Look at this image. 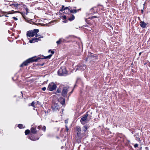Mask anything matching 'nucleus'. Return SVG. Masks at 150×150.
<instances>
[{
	"label": "nucleus",
	"mask_w": 150,
	"mask_h": 150,
	"mask_svg": "<svg viewBox=\"0 0 150 150\" xmlns=\"http://www.w3.org/2000/svg\"><path fill=\"white\" fill-rule=\"evenodd\" d=\"M40 59V58H37L36 57H31L24 62L22 64L20 65V67H23V66H26L28 64V63L34 62H37L38 59Z\"/></svg>",
	"instance_id": "f257e3e1"
},
{
	"label": "nucleus",
	"mask_w": 150,
	"mask_h": 150,
	"mask_svg": "<svg viewBox=\"0 0 150 150\" xmlns=\"http://www.w3.org/2000/svg\"><path fill=\"white\" fill-rule=\"evenodd\" d=\"M39 32V30L37 29H34L33 31H28L27 33V35L29 37H32Z\"/></svg>",
	"instance_id": "f03ea898"
},
{
	"label": "nucleus",
	"mask_w": 150,
	"mask_h": 150,
	"mask_svg": "<svg viewBox=\"0 0 150 150\" xmlns=\"http://www.w3.org/2000/svg\"><path fill=\"white\" fill-rule=\"evenodd\" d=\"M67 71L64 67H62L58 71V74L59 76H63L66 74Z\"/></svg>",
	"instance_id": "7ed1b4c3"
},
{
	"label": "nucleus",
	"mask_w": 150,
	"mask_h": 150,
	"mask_svg": "<svg viewBox=\"0 0 150 150\" xmlns=\"http://www.w3.org/2000/svg\"><path fill=\"white\" fill-rule=\"evenodd\" d=\"M62 18L63 20H66L67 18L70 21H71L74 19L75 17L73 15L70 13L68 16H62Z\"/></svg>",
	"instance_id": "20e7f679"
},
{
	"label": "nucleus",
	"mask_w": 150,
	"mask_h": 150,
	"mask_svg": "<svg viewBox=\"0 0 150 150\" xmlns=\"http://www.w3.org/2000/svg\"><path fill=\"white\" fill-rule=\"evenodd\" d=\"M86 66L84 64H79L75 67L76 70L75 71L79 70L82 71L86 68Z\"/></svg>",
	"instance_id": "39448f33"
},
{
	"label": "nucleus",
	"mask_w": 150,
	"mask_h": 150,
	"mask_svg": "<svg viewBox=\"0 0 150 150\" xmlns=\"http://www.w3.org/2000/svg\"><path fill=\"white\" fill-rule=\"evenodd\" d=\"M56 87V85L54 83L52 82L49 84L47 89L50 91H52L55 90Z\"/></svg>",
	"instance_id": "423d86ee"
},
{
	"label": "nucleus",
	"mask_w": 150,
	"mask_h": 150,
	"mask_svg": "<svg viewBox=\"0 0 150 150\" xmlns=\"http://www.w3.org/2000/svg\"><path fill=\"white\" fill-rule=\"evenodd\" d=\"M69 87H64L63 88L62 95L64 97L67 96V94L68 91H69Z\"/></svg>",
	"instance_id": "0eeeda50"
},
{
	"label": "nucleus",
	"mask_w": 150,
	"mask_h": 150,
	"mask_svg": "<svg viewBox=\"0 0 150 150\" xmlns=\"http://www.w3.org/2000/svg\"><path fill=\"white\" fill-rule=\"evenodd\" d=\"M52 108L53 111H56L60 108V107L58 103H54L52 104Z\"/></svg>",
	"instance_id": "6e6552de"
},
{
	"label": "nucleus",
	"mask_w": 150,
	"mask_h": 150,
	"mask_svg": "<svg viewBox=\"0 0 150 150\" xmlns=\"http://www.w3.org/2000/svg\"><path fill=\"white\" fill-rule=\"evenodd\" d=\"M88 116V115L86 114L84 115L81 118L80 120V122L83 125L87 121V117Z\"/></svg>",
	"instance_id": "1a4fd4ad"
},
{
	"label": "nucleus",
	"mask_w": 150,
	"mask_h": 150,
	"mask_svg": "<svg viewBox=\"0 0 150 150\" xmlns=\"http://www.w3.org/2000/svg\"><path fill=\"white\" fill-rule=\"evenodd\" d=\"M12 6H13L16 9H18L20 8L22 6L21 5L18 4L16 3H15L12 4Z\"/></svg>",
	"instance_id": "9d476101"
},
{
	"label": "nucleus",
	"mask_w": 150,
	"mask_h": 150,
	"mask_svg": "<svg viewBox=\"0 0 150 150\" xmlns=\"http://www.w3.org/2000/svg\"><path fill=\"white\" fill-rule=\"evenodd\" d=\"M140 25L141 27L142 28H145L147 24L143 21H141L140 22Z\"/></svg>",
	"instance_id": "9b49d317"
},
{
	"label": "nucleus",
	"mask_w": 150,
	"mask_h": 150,
	"mask_svg": "<svg viewBox=\"0 0 150 150\" xmlns=\"http://www.w3.org/2000/svg\"><path fill=\"white\" fill-rule=\"evenodd\" d=\"M59 101L61 103V104H63L64 103L65 100L64 98H61L59 99Z\"/></svg>",
	"instance_id": "f8f14e48"
},
{
	"label": "nucleus",
	"mask_w": 150,
	"mask_h": 150,
	"mask_svg": "<svg viewBox=\"0 0 150 150\" xmlns=\"http://www.w3.org/2000/svg\"><path fill=\"white\" fill-rule=\"evenodd\" d=\"M69 11V12H70L71 13H76L77 11V10L76 9H68Z\"/></svg>",
	"instance_id": "ddd939ff"
},
{
	"label": "nucleus",
	"mask_w": 150,
	"mask_h": 150,
	"mask_svg": "<svg viewBox=\"0 0 150 150\" xmlns=\"http://www.w3.org/2000/svg\"><path fill=\"white\" fill-rule=\"evenodd\" d=\"M31 132L33 134H35L37 132L36 129L33 127L31 128Z\"/></svg>",
	"instance_id": "4468645a"
},
{
	"label": "nucleus",
	"mask_w": 150,
	"mask_h": 150,
	"mask_svg": "<svg viewBox=\"0 0 150 150\" xmlns=\"http://www.w3.org/2000/svg\"><path fill=\"white\" fill-rule=\"evenodd\" d=\"M76 131L78 132L77 133V134H79L81 132V129L80 127L78 126L76 127Z\"/></svg>",
	"instance_id": "2eb2a0df"
},
{
	"label": "nucleus",
	"mask_w": 150,
	"mask_h": 150,
	"mask_svg": "<svg viewBox=\"0 0 150 150\" xmlns=\"http://www.w3.org/2000/svg\"><path fill=\"white\" fill-rule=\"evenodd\" d=\"M43 38V36H40V37H39L38 38H34L35 40V42H37L38 40H40V38Z\"/></svg>",
	"instance_id": "dca6fc26"
},
{
	"label": "nucleus",
	"mask_w": 150,
	"mask_h": 150,
	"mask_svg": "<svg viewBox=\"0 0 150 150\" xmlns=\"http://www.w3.org/2000/svg\"><path fill=\"white\" fill-rule=\"evenodd\" d=\"M35 102H33L31 103V104H29V106H30V105H31L32 106H33V107L34 108H35Z\"/></svg>",
	"instance_id": "f3484780"
},
{
	"label": "nucleus",
	"mask_w": 150,
	"mask_h": 150,
	"mask_svg": "<svg viewBox=\"0 0 150 150\" xmlns=\"http://www.w3.org/2000/svg\"><path fill=\"white\" fill-rule=\"evenodd\" d=\"M87 129V126H85L83 127L82 129L84 131H86Z\"/></svg>",
	"instance_id": "a211bd4d"
},
{
	"label": "nucleus",
	"mask_w": 150,
	"mask_h": 150,
	"mask_svg": "<svg viewBox=\"0 0 150 150\" xmlns=\"http://www.w3.org/2000/svg\"><path fill=\"white\" fill-rule=\"evenodd\" d=\"M52 54H50L49 55H48L47 56H46L44 58L45 59H50V57H52Z\"/></svg>",
	"instance_id": "6ab92c4d"
},
{
	"label": "nucleus",
	"mask_w": 150,
	"mask_h": 150,
	"mask_svg": "<svg viewBox=\"0 0 150 150\" xmlns=\"http://www.w3.org/2000/svg\"><path fill=\"white\" fill-rule=\"evenodd\" d=\"M25 134L27 135L30 132V131L29 129H27L25 131Z\"/></svg>",
	"instance_id": "aec40b11"
},
{
	"label": "nucleus",
	"mask_w": 150,
	"mask_h": 150,
	"mask_svg": "<svg viewBox=\"0 0 150 150\" xmlns=\"http://www.w3.org/2000/svg\"><path fill=\"white\" fill-rule=\"evenodd\" d=\"M29 138L31 140H33V141L36 140V139H35L33 137H29Z\"/></svg>",
	"instance_id": "412c9836"
},
{
	"label": "nucleus",
	"mask_w": 150,
	"mask_h": 150,
	"mask_svg": "<svg viewBox=\"0 0 150 150\" xmlns=\"http://www.w3.org/2000/svg\"><path fill=\"white\" fill-rule=\"evenodd\" d=\"M69 7H66L64 8V6H63L62 8V10H65L66 9H69Z\"/></svg>",
	"instance_id": "4be33fe9"
},
{
	"label": "nucleus",
	"mask_w": 150,
	"mask_h": 150,
	"mask_svg": "<svg viewBox=\"0 0 150 150\" xmlns=\"http://www.w3.org/2000/svg\"><path fill=\"white\" fill-rule=\"evenodd\" d=\"M23 125L22 124H19L18 125V126L19 128L21 129L23 128Z\"/></svg>",
	"instance_id": "5701e85b"
},
{
	"label": "nucleus",
	"mask_w": 150,
	"mask_h": 150,
	"mask_svg": "<svg viewBox=\"0 0 150 150\" xmlns=\"http://www.w3.org/2000/svg\"><path fill=\"white\" fill-rule=\"evenodd\" d=\"M29 42L30 43H32L34 42H35L34 38H33L32 40H30Z\"/></svg>",
	"instance_id": "b1692460"
},
{
	"label": "nucleus",
	"mask_w": 150,
	"mask_h": 150,
	"mask_svg": "<svg viewBox=\"0 0 150 150\" xmlns=\"http://www.w3.org/2000/svg\"><path fill=\"white\" fill-rule=\"evenodd\" d=\"M62 41L61 39H60L59 40L57 41V44H59Z\"/></svg>",
	"instance_id": "393cba45"
},
{
	"label": "nucleus",
	"mask_w": 150,
	"mask_h": 150,
	"mask_svg": "<svg viewBox=\"0 0 150 150\" xmlns=\"http://www.w3.org/2000/svg\"><path fill=\"white\" fill-rule=\"evenodd\" d=\"M49 52H50L52 54H54V52L53 51H52V50H49Z\"/></svg>",
	"instance_id": "a878e982"
},
{
	"label": "nucleus",
	"mask_w": 150,
	"mask_h": 150,
	"mask_svg": "<svg viewBox=\"0 0 150 150\" xmlns=\"http://www.w3.org/2000/svg\"><path fill=\"white\" fill-rule=\"evenodd\" d=\"M42 130L44 131H45L46 130V127L45 126H43L42 128Z\"/></svg>",
	"instance_id": "bb28decb"
},
{
	"label": "nucleus",
	"mask_w": 150,
	"mask_h": 150,
	"mask_svg": "<svg viewBox=\"0 0 150 150\" xmlns=\"http://www.w3.org/2000/svg\"><path fill=\"white\" fill-rule=\"evenodd\" d=\"M42 90H43V91H44L46 89V88L45 87H43V88H42Z\"/></svg>",
	"instance_id": "cd10ccee"
},
{
	"label": "nucleus",
	"mask_w": 150,
	"mask_h": 150,
	"mask_svg": "<svg viewBox=\"0 0 150 150\" xmlns=\"http://www.w3.org/2000/svg\"><path fill=\"white\" fill-rule=\"evenodd\" d=\"M57 92L58 93H59L61 92V91L59 89H58L57 90Z\"/></svg>",
	"instance_id": "c85d7f7f"
},
{
	"label": "nucleus",
	"mask_w": 150,
	"mask_h": 150,
	"mask_svg": "<svg viewBox=\"0 0 150 150\" xmlns=\"http://www.w3.org/2000/svg\"><path fill=\"white\" fill-rule=\"evenodd\" d=\"M13 18L16 21L18 20V19L17 18H16L15 17H13L12 18Z\"/></svg>",
	"instance_id": "c756f323"
},
{
	"label": "nucleus",
	"mask_w": 150,
	"mask_h": 150,
	"mask_svg": "<svg viewBox=\"0 0 150 150\" xmlns=\"http://www.w3.org/2000/svg\"><path fill=\"white\" fill-rule=\"evenodd\" d=\"M134 146L135 148H136L138 146V144H134Z\"/></svg>",
	"instance_id": "7c9ffc66"
},
{
	"label": "nucleus",
	"mask_w": 150,
	"mask_h": 150,
	"mask_svg": "<svg viewBox=\"0 0 150 150\" xmlns=\"http://www.w3.org/2000/svg\"><path fill=\"white\" fill-rule=\"evenodd\" d=\"M25 8L26 9L25 10H26V15H27V14L28 13V9L27 8Z\"/></svg>",
	"instance_id": "2f4dec72"
},
{
	"label": "nucleus",
	"mask_w": 150,
	"mask_h": 150,
	"mask_svg": "<svg viewBox=\"0 0 150 150\" xmlns=\"http://www.w3.org/2000/svg\"><path fill=\"white\" fill-rule=\"evenodd\" d=\"M63 22L65 23H67L68 22V21L67 20H64L63 21Z\"/></svg>",
	"instance_id": "473e14b6"
},
{
	"label": "nucleus",
	"mask_w": 150,
	"mask_h": 150,
	"mask_svg": "<svg viewBox=\"0 0 150 150\" xmlns=\"http://www.w3.org/2000/svg\"><path fill=\"white\" fill-rule=\"evenodd\" d=\"M35 35H35V37H38V36H40V35H38V34H37V33Z\"/></svg>",
	"instance_id": "72a5a7b5"
},
{
	"label": "nucleus",
	"mask_w": 150,
	"mask_h": 150,
	"mask_svg": "<svg viewBox=\"0 0 150 150\" xmlns=\"http://www.w3.org/2000/svg\"><path fill=\"white\" fill-rule=\"evenodd\" d=\"M66 127L67 130V131H68V130H69L68 128L67 127V126H66Z\"/></svg>",
	"instance_id": "f704fd0d"
},
{
	"label": "nucleus",
	"mask_w": 150,
	"mask_h": 150,
	"mask_svg": "<svg viewBox=\"0 0 150 150\" xmlns=\"http://www.w3.org/2000/svg\"><path fill=\"white\" fill-rule=\"evenodd\" d=\"M41 127V126H39L38 127V129H40Z\"/></svg>",
	"instance_id": "c9c22d12"
},
{
	"label": "nucleus",
	"mask_w": 150,
	"mask_h": 150,
	"mask_svg": "<svg viewBox=\"0 0 150 150\" xmlns=\"http://www.w3.org/2000/svg\"><path fill=\"white\" fill-rule=\"evenodd\" d=\"M92 17L94 18H96L97 17V16H93Z\"/></svg>",
	"instance_id": "e433bc0d"
},
{
	"label": "nucleus",
	"mask_w": 150,
	"mask_h": 150,
	"mask_svg": "<svg viewBox=\"0 0 150 150\" xmlns=\"http://www.w3.org/2000/svg\"><path fill=\"white\" fill-rule=\"evenodd\" d=\"M65 122L66 123H67L68 122V121L67 120H65Z\"/></svg>",
	"instance_id": "4c0bfd02"
},
{
	"label": "nucleus",
	"mask_w": 150,
	"mask_h": 150,
	"mask_svg": "<svg viewBox=\"0 0 150 150\" xmlns=\"http://www.w3.org/2000/svg\"><path fill=\"white\" fill-rule=\"evenodd\" d=\"M21 13L23 16H24V14L23 13Z\"/></svg>",
	"instance_id": "58836bf2"
},
{
	"label": "nucleus",
	"mask_w": 150,
	"mask_h": 150,
	"mask_svg": "<svg viewBox=\"0 0 150 150\" xmlns=\"http://www.w3.org/2000/svg\"><path fill=\"white\" fill-rule=\"evenodd\" d=\"M5 16H6V17H8V16H7V15H5Z\"/></svg>",
	"instance_id": "ea45409f"
},
{
	"label": "nucleus",
	"mask_w": 150,
	"mask_h": 150,
	"mask_svg": "<svg viewBox=\"0 0 150 150\" xmlns=\"http://www.w3.org/2000/svg\"><path fill=\"white\" fill-rule=\"evenodd\" d=\"M141 54V52L139 53V55H140Z\"/></svg>",
	"instance_id": "a19ab883"
},
{
	"label": "nucleus",
	"mask_w": 150,
	"mask_h": 150,
	"mask_svg": "<svg viewBox=\"0 0 150 150\" xmlns=\"http://www.w3.org/2000/svg\"><path fill=\"white\" fill-rule=\"evenodd\" d=\"M141 11H142V12H143V10H141Z\"/></svg>",
	"instance_id": "79ce46f5"
},
{
	"label": "nucleus",
	"mask_w": 150,
	"mask_h": 150,
	"mask_svg": "<svg viewBox=\"0 0 150 150\" xmlns=\"http://www.w3.org/2000/svg\"><path fill=\"white\" fill-rule=\"evenodd\" d=\"M3 13H5L6 12H3Z\"/></svg>",
	"instance_id": "37998d69"
},
{
	"label": "nucleus",
	"mask_w": 150,
	"mask_h": 150,
	"mask_svg": "<svg viewBox=\"0 0 150 150\" xmlns=\"http://www.w3.org/2000/svg\"><path fill=\"white\" fill-rule=\"evenodd\" d=\"M72 91L71 92V93H72Z\"/></svg>",
	"instance_id": "c03bdc74"
},
{
	"label": "nucleus",
	"mask_w": 150,
	"mask_h": 150,
	"mask_svg": "<svg viewBox=\"0 0 150 150\" xmlns=\"http://www.w3.org/2000/svg\"><path fill=\"white\" fill-rule=\"evenodd\" d=\"M1 16H0V17H1Z\"/></svg>",
	"instance_id": "a18cd8bd"
}]
</instances>
